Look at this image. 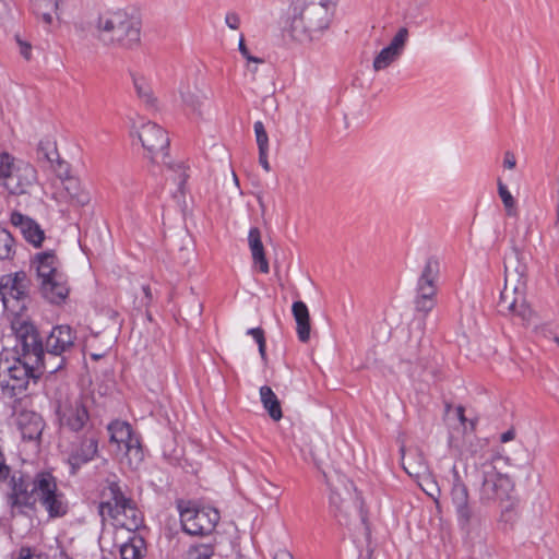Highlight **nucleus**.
I'll list each match as a JSON object with an SVG mask.
<instances>
[{"label":"nucleus","instance_id":"nucleus-8","mask_svg":"<svg viewBox=\"0 0 559 559\" xmlns=\"http://www.w3.org/2000/svg\"><path fill=\"white\" fill-rule=\"evenodd\" d=\"M36 180V169L31 164L0 151V186L10 194L28 193Z\"/></svg>","mask_w":559,"mask_h":559},{"label":"nucleus","instance_id":"nucleus-15","mask_svg":"<svg viewBox=\"0 0 559 559\" xmlns=\"http://www.w3.org/2000/svg\"><path fill=\"white\" fill-rule=\"evenodd\" d=\"M497 307L499 313L518 318L523 324H528L534 318V311L526 301L525 285L504 284Z\"/></svg>","mask_w":559,"mask_h":559},{"label":"nucleus","instance_id":"nucleus-17","mask_svg":"<svg viewBox=\"0 0 559 559\" xmlns=\"http://www.w3.org/2000/svg\"><path fill=\"white\" fill-rule=\"evenodd\" d=\"M514 228L518 230V225ZM518 233L511 236L513 252L504 259V284L525 285L527 284V265L521 257L518 248Z\"/></svg>","mask_w":559,"mask_h":559},{"label":"nucleus","instance_id":"nucleus-3","mask_svg":"<svg viewBox=\"0 0 559 559\" xmlns=\"http://www.w3.org/2000/svg\"><path fill=\"white\" fill-rule=\"evenodd\" d=\"M333 13L320 0H292L286 12L287 31L300 43L314 40L329 28Z\"/></svg>","mask_w":559,"mask_h":559},{"label":"nucleus","instance_id":"nucleus-27","mask_svg":"<svg viewBox=\"0 0 559 559\" xmlns=\"http://www.w3.org/2000/svg\"><path fill=\"white\" fill-rule=\"evenodd\" d=\"M293 316L297 324V335L300 342L307 343L310 340V316L304 301H295L292 307Z\"/></svg>","mask_w":559,"mask_h":559},{"label":"nucleus","instance_id":"nucleus-51","mask_svg":"<svg viewBox=\"0 0 559 559\" xmlns=\"http://www.w3.org/2000/svg\"><path fill=\"white\" fill-rule=\"evenodd\" d=\"M258 345H259V353H260L262 359H265V356H266V354H265V341L258 343Z\"/></svg>","mask_w":559,"mask_h":559},{"label":"nucleus","instance_id":"nucleus-22","mask_svg":"<svg viewBox=\"0 0 559 559\" xmlns=\"http://www.w3.org/2000/svg\"><path fill=\"white\" fill-rule=\"evenodd\" d=\"M11 224L17 228L25 240L35 247H40L45 234L40 226L31 217L20 212H13L10 218Z\"/></svg>","mask_w":559,"mask_h":559},{"label":"nucleus","instance_id":"nucleus-40","mask_svg":"<svg viewBox=\"0 0 559 559\" xmlns=\"http://www.w3.org/2000/svg\"><path fill=\"white\" fill-rule=\"evenodd\" d=\"M239 51L242 55V57L247 59V61L262 63V60L260 58L253 57L249 53V50L245 44L243 35H241L239 38Z\"/></svg>","mask_w":559,"mask_h":559},{"label":"nucleus","instance_id":"nucleus-38","mask_svg":"<svg viewBox=\"0 0 559 559\" xmlns=\"http://www.w3.org/2000/svg\"><path fill=\"white\" fill-rule=\"evenodd\" d=\"M214 554L211 545H198L190 547L187 551L186 559H210Z\"/></svg>","mask_w":559,"mask_h":559},{"label":"nucleus","instance_id":"nucleus-7","mask_svg":"<svg viewBox=\"0 0 559 559\" xmlns=\"http://www.w3.org/2000/svg\"><path fill=\"white\" fill-rule=\"evenodd\" d=\"M330 488V509L334 518L342 525H348L352 516L360 510V500L354 484L343 474L333 472L325 474Z\"/></svg>","mask_w":559,"mask_h":559},{"label":"nucleus","instance_id":"nucleus-54","mask_svg":"<svg viewBox=\"0 0 559 559\" xmlns=\"http://www.w3.org/2000/svg\"><path fill=\"white\" fill-rule=\"evenodd\" d=\"M233 178L237 187H239V181L237 175L233 171Z\"/></svg>","mask_w":559,"mask_h":559},{"label":"nucleus","instance_id":"nucleus-56","mask_svg":"<svg viewBox=\"0 0 559 559\" xmlns=\"http://www.w3.org/2000/svg\"><path fill=\"white\" fill-rule=\"evenodd\" d=\"M554 341H555V342L558 344V346H559V336H555V337H554Z\"/></svg>","mask_w":559,"mask_h":559},{"label":"nucleus","instance_id":"nucleus-19","mask_svg":"<svg viewBox=\"0 0 559 559\" xmlns=\"http://www.w3.org/2000/svg\"><path fill=\"white\" fill-rule=\"evenodd\" d=\"M39 289L43 297L55 305L64 302L70 293L68 278L63 272L40 282Z\"/></svg>","mask_w":559,"mask_h":559},{"label":"nucleus","instance_id":"nucleus-16","mask_svg":"<svg viewBox=\"0 0 559 559\" xmlns=\"http://www.w3.org/2000/svg\"><path fill=\"white\" fill-rule=\"evenodd\" d=\"M108 431L110 442L116 443L118 450L123 451L130 467L138 468L144 454L140 438L133 433L130 424L115 420L108 425Z\"/></svg>","mask_w":559,"mask_h":559},{"label":"nucleus","instance_id":"nucleus-45","mask_svg":"<svg viewBox=\"0 0 559 559\" xmlns=\"http://www.w3.org/2000/svg\"><path fill=\"white\" fill-rule=\"evenodd\" d=\"M248 334L251 335L257 343L265 341L263 330L260 328L249 329Z\"/></svg>","mask_w":559,"mask_h":559},{"label":"nucleus","instance_id":"nucleus-12","mask_svg":"<svg viewBox=\"0 0 559 559\" xmlns=\"http://www.w3.org/2000/svg\"><path fill=\"white\" fill-rule=\"evenodd\" d=\"M483 483L479 489V501L483 504L503 502L509 499L513 490L511 478L499 471L492 463L481 467Z\"/></svg>","mask_w":559,"mask_h":559},{"label":"nucleus","instance_id":"nucleus-52","mask_svg":"<svg viewBox=\"0 0 559 559\" xmlns=\"http://www.w3.org/2000/svg\"><path fill=\"white\" fill-rule=\"evenodd\" d=\"M320 1L323 2L325 5L330 7L332 10L335 9L336 2H337V0H320Z\"/></svg>","mask_w":559,"mask_h":559},{"label":"nucleus","instance_id":"nucleus-33","mask_svg":"<svg viewBox=\"0 0 559 559\" xmlns=\"http://www.w3.org/2000/svg\"><path fill=\"white\" fill-rule=\"evenodd\" d=\"M133 85L140 102L148 109L157 108V98L155 97L151 85L143 78H134Z\"/></svg>","mask_w":559,"mask_h":559},{"label":"nucleus","instance_id":"nucleus-30","mask_svg":"<svg viewBox=\"0 0 559 559\" xmlns=\"http://www.w3.org/2000/svg\"><path fill=\"white\" fill-rule=\"evenodd\" d=\"M20 427L23 439L36 440L41 435L43 421L36 414H24L21 415Z\"/></svg>","mask_w":559,"mask_h":559},{"label":"nucleus","instance_id":"nucleus-23","mask_svg":"<svg viewBox=\"0 0 559 559\" xmlns=\"http://www.w3.org/2000/svg\"><path fill=\"white\" fill-rule=\"evenodd\" d=\"M402 454V465L404 471L414 479L418 477H423L428 474L429 466L425 460L424 453L415 448L405 450V447L402 445L401 449Z\"/></svg>","mask_w":559,"mask_h":559},{"label":"nucleus","instance_id":"nucleus-37","mask_svg":"<svg viewBox=\"0 0 559 559\" xmlns=\"http://www.w3.org/2000/svg\"><path fill=\"white\" fill-rule=\"evenodd\" d=\"M418 486L431 498L436 501L440 497V488L438 487L437 481L433 479L431 472L429 471L427 475L423 477H418L415 479Z\"/></svg>","mask_w":559,"mask_h":559},{"label":"nucleus","instance_id":"nucleus-2","mask_svg":"<svg viewBox=\"0 0 559 559\" xmlns=\"http://www.w3.org/2000/svg\"><path fill=\"white\" fill-rule=\"evenodd\" d=\"M9 488L7 498L12 509H34L40 502L50 518H60L68 512L66 497L49 472H39L34 477L15 472L10 477Z\"/></svg>","mask_w":559,"mask_h":559},{"label":"nucleus","instance_id":"nucleus-36","mask_svg":"<svg viewBox=\"0 0 559 559\" xmlns=\"http://www.w3.org/2000/svg\"><path fill=\"white\" fill-rule=\"evenodd\" d=\"M14 254V239L4 228H0V260L12 258Z\"/></svg>","mask_w":559,"mask_h":559},{"label":"nucleus","instance_id":"nucleus-32","mask_svg":"<svg viewBox=\"0 0 559 559\" xmlns=\"http://www.w3.org/2000/svg\"><path fill=\"white\" fill-rule=\"evenodd\" d=\"M34 13L47 25L53 21L57 14L59 0H31Z\"/></svg>","mask_w":559,"mask_h":559},{"label":"nucleus","instance_id":"nucleus-6","mask_svg":"<svg viewBox=\"0 0 559 559\" xmlns=\"http://www.w3.org/2000/svg\"><path fill=\"white\" fill-rule=\"evenodd\" d=\"M136 136L142 143L143 148L147 153V157L156 164H165L168 166L170 170L177 174V177H174L175 181H178L179 187L181 188L189 175L187 174V168L182 163L171 164L168 162V146L169 139L167 132L155 122H144L142 123L135 131Z\"/></svg>","mask_w":559,"mask_h":559},{"label":"nucleus","instance_id":"nucleus-5","mask_svg":"<svg viewBox=\"0 0 559 559\" xmlns=\"http://www.w3.org/2000/svg\"><path fill=\"white\" fill-rule=\"evenodd\" d=\"M102 497L99 513L104 519L109 518L116 526L130 532H135L143 525L141 511L136 508L134 501L126 496L118 481L107 480Z\"/></svg>","mask_w":559,"mask_h":559},{"label":"nucleus","instance_id":"nucleus-9","mask_svg":"<svg viewBox=\"0 0 559 559\" xmlns=\"http://www.w3.org/2000/svg\"><path fill=\"white\" fill-rule=\"evenodd\" d=\"M180 522L183 531L189 535H207L214 531L221 515L212 507H198L191 501L178 503Z\"/></svg>","mask_w":559,"mask_h":559},{"label":"nucleus","instance_id":"nucleus-57","mask_svg":"<svg viewBox=\"0 0 559 559\" xmlns=\"http://www.w3.org/2000/svg\"><path fill=\"white\" fill-rule=\"evenodd\" d=\"M526 235H527V231L524 234L522 240H525L526 239Z\"/></svg>","mask_w":559,"mask_h":559},{"label":"nucleus","instance_id":"nucleus-28","mask_svg":"<svg viewBox=\"0 0 559 559\" xmlns=\"http://www.w3.org/2000/svg\"><path fill=\"white\" fill-rule=\"evenodd\" d=\"M183 105L193 112L200 114L206 94L197 84H183L179 90Z\"/></svg>","mask_w":559,"mask_h":559},{"label":"nucleus","instance_id":"nucleus-42","mask_svg":"<svg viewBox=\"0 0 559 559\" xmlns=\"http://www.w3.org/2000/svg\"><path fill=\"white\" fill-rule=\"evenodd\" d=\"M16 41L20 47V53L26 59L29 60L32 58V46L27 41L16 37Z\"/></svg>","mask_w":559,"mask_h":559},{"label":"nucleus","instance_id":"nucleus-44","mask_svg":"<svg viewBox=\"0 0 559 559\" xmlns=\"http://www.w3.org/2000/svg\"><path fill=\"white\" fill-rule=\"evenodd\" d=\"M269 150L259 151V163L265 171L271 170V166L267 159Z\"/></svg>","mask_w":559,"mask_h":559},{"label":"nucleus","instance_id":"nucleus-1","mask_svg":"<svg viewBox=\"0 0 559 559\" xmlns=\"http://www.w3.org/2000/svg\"><path fill=\"white\" fill-rule=\"evenodd\" d=\"M15 345L12 353L0 355V386L9 397L20 395L31 380H36L45 368V352L37 329L27 320L12 321Z\"/></svg>","mask_w":559,"mask_h":559},{"label":"nucleus","instance_id":"nucleus-13","mask_svg":"<svg viewBox=\"0 0 559 559\" xmlns=\"http://www.w3.org/2000/svg\"><path fill=\"white\" fill-rule=\"evenodd\" d=\"M440 264L436 258L427 259L416 287L415 309L425 317L435 308L437 297V280Z\"/></svg>","mask_w":559,"mask_h":559},{"label":"nucleus","instance_id":"nucleus-50","mask_svg":"<svg viewBox=\"0 0 559 559\" xmlns=\"http://www.w3.org/2000/svg\"><path fill=\"white\" fill-rule=\"evenodd\" d=\"M143 294L146 298V305H148L152 301V292L150 286L145 285L142 287Z\"/></svg>","mask_w":559,"mask_h":559},{"label":"nucleus","instance_id":"nucleus-34","mask_svg":"<svg viewBox=\"0 0 559 559\" xmlns=\"http://www.w3.org/2000/svg\"><path fill=\"white\" fill-rule=\"evenodd\" d=\"M145 551L144 539L138 535L132 536L120 547V559H142Z\"/></svg>","mask_w":559,"mask_h":559},{"label":"nucleus","instance_id":"nucleus-29","mask_svg":"<svg viewBox=\"0 0 559 559\" xmlns=\"http://www.w3.org/2000/svg\"><path fill=\"white\" fill-rule=\"evenodd\" d=\"M70 201L79 206H85L91 202V193L81 182L73 177L60 178Z\"/></svg>","mask_w":559,"mask_h":559},{"label":"nucleus","instance_id":"nucleus-18","mask_svg":"<svg viewBox=\"0 0 559 559\" xmlns=\"http://www.w3.org/2000/svg\"><path fill=\"white\" fill-rule=\"evenodd\" d=\"M408 39V29L401 27L391 43L380 50V52L373 59V70L381 71L390 67L395 62L403 53L405 45Z\"/></svg>","mask_w":559,"mask_h":559},{"label":"nucleus","instance_id":"nucleus-31","mask_svg":"<svg viewBox=\"0 0 559 559\" xmlns=\"http://www.w3.org/2000/svg\"><path fill=\"white\" fill-rule=\"evenodd\" d=\"M260 399L263 407L265 408L270 417L273 420L278 421L283 417V413L280 400L277 399L273 390L267 385L261 386Z\"/></svg>","mask_w":559,"mask_h":559},{"label":"nucleus","instance_id":"nucleus-20","mask_svg":"<svg viewBox=\"0 0 559 559\" xmlns=\"http://www.w3.org/2000/svg\"><path fill=\"white\" fill-rule=\"evenodd\" d=\"M75 334L69 325L55 326L46 341L48 354L60 356L74 345Z\"/></svg>","mask_w":559,"mask_h":559},{"label":"nucleus","instance_id":"nucleus-46","mask_svg":"<svg viewBox=\"0 0 559 559\" xmlns=\"http://www.w3.org/2000/svg\"><path fill=\"white\" fill-rule=\"evenodd\" d=\"M19 559H44V558L39 555H33L31 552V549H28V548H22L20 551Z\"/></svg>","mask_w":559,"mask_h":559},{"label":"nucleus","instance_id":"nucleus-48","mask_svg":"<svg viewBox=\"0 0 559 559\" xmlns=\"http://www.w3.org/2000/svg\"><path fill=\"white\" fill-rule=\"evenodd\" d=\"M514 438H515V430L513 428H511L500 436V441L506 443V442L513 440Z\"/></svg>","mask_w":559,"mask_h":559},{"label":"nucleus","instance_id":"nucleus-39","mask_svg":"<svg viewBox=\"0 0 559 559\" xmlns=\"http://www.w3.org/2000/svg\"><path fill=\"white\" fill-rule=\"evenodd\" d=\"M253 129L259 151L269 150V136L263 122H254Z\"/></svg>","mask_w":559,"mask_h":559},{"label":"nucleus","instance_id":"nucleus-55","mask_svg":"<svg viewBox=\"0 0 559 559\" xmlns=\"http://www.w3.org/2000/svg\"><path fill=\"white\" fill-rule=\"evenodd\" d=\"M559 224V203L557 204V219H556V225Z\"/></svg>","mask_w":559,"mask_h":559},{"label":"nucleus","instance_id":"nucleus-49","mask_svg":"<svg viewBox=\"0 0 559 559\" xmlns=\"http://www.w3.org/2000/svg\"><path fill=\"white\" fill-rule=\"evenodd\" d=\"M274 559H294L293 555L286 550V549H280L275 556Z\"/></svg>","mask_w":559,"mask_h":559},{"label":"nucleus","instance_id":"nucleus-26","mask_svg":"<svg viewBox=\"0 0 559 559\" xmlns=\"http://www.w3.org/2000/svg\"><path fill=\"white\" fill-rule=\"evenodd\" d=\"M248 245L254 264L259 265V269L262 273H269L270 266L265 258L264 247L261 240V231L258 227H252L249 230Z\"/></svg>","mask_w":559,"mask_h":559},{"label":"nucleus","instance_id":"nucleus-11","mask_svg":"<svg viewBox=\"0 0 559 559\" xmlns=\"http://www.w3.org/2000/svg\"><path fill=\"white\" fill-rule=\"evenodd\" d=\"M0 297L4 311L11 317L12 322L22 318V312L26 309V275L25 273L8 274L0 278Z\"/></svg>","mask_w":559,"mask_h":559},{"label":"nucleus","instance_id":"nucleus-4","mask_svg":"<svg viewBox=\"0 0 559 559\" xmlns=\"http://www.w3.org/2000/svg\"><path fill=\"white\" fill-rule=\"evenodd\" d=\"M94 36L107 47L133 49L140 45L141 23L126 10L100 13L93 24Z\"/></svg>","mask_w":559,"mask_h":559},{"label":"nucleus","instance_id":"nucleus-21","mask_svg":"<svg viewBox=\"0 0 559 559\" xmlns=\"http://www.w3.org/2000/svg\"><path fill=\"white\" fill-rule=\"evenodd\" d=\"M98 453V439L95 436L84 437L69 455L68 462L72 474L84 464L91 462Z\"/></svg>","mask_w":559,"mask_h":559},{"label":"nucleus","instance_id":"nucleus-25","mask_svg":"<svg viewBox=\"0 0 559 559\" xmlns=\"http://www.w3.org/2000/svg\"><path fill=\"white\" fill-rule=\"evenodd\" d=\"M37 154L39 159L49 164L59 178L68 174V166L60 159L56 142L51 139H44L39 142Z\"/></svg>","mask_w":559,"mask_h":559},{"label":"nucleus","instance_id":"nucleus-53","mask_svg":"<svg viewBox=\"0 0 559 559\" xmlns=\"http://www.w3.org/2000/svg\"><path fill=\"white\" fill-rule=\"evenodd\" d=\"M94 360H97L104 356V354H92L91 355Z\"/></svg>","mask_w":559,"mask_h":559},{"label":"nucleus","instance_id":"nucleus-43","mask_svg":"<svg viewBox=\"0 0 559 559\" xmlns=\"http://www.w3.org/2000/svg\"><path fill=\"white\" fill-rule=\"evenodd\" d=\"M503 166L508 169H513L516 166V158L512 152H506L503 157Z\"/></svg>","mask_w":559,"mask_h":559},{"label":"nucleus","instance_id":"nucleus-41","mask_svg":"<svg viewBox=\"0 0 559 559\" xmlns=\"http://www.w3.org/2000/svg\"><path fill=\"white\" fill-rule=\"evenodd\" d=\"M226 25L231 29H238L240 26V16L235 12H228L225 16Z\"/></svg>","mask_w":559,"mask_h":559},{"label":"nucleus","instance_id":"nucleus-24","mask_svg":"<svg viewBox=\"0 0 559 559\" xmlns=\"http://www.w3.org/2000/svg\"><path fill=\"white\" fill-rule=\"evenodd\" d=\"M33 265L36 269L38 283L62 273L60 262L52 250L35 254Z\"/></svg>","mask_w":559,"mask_h":559},{"label":"nucleus","instance_id":"nucleus-14","mask_svg":"<svg viewBox=\"0 0 559 559\" xmlns=\"http://www.w3.org/2000/svg\"><path fill=\"white\" fill-rule=\"evenodd\" d=\"M57 415L61 427L72 431L81 430L90 419L83 399L78 393L60 391L57 399Z\"/></svg>","mask_w":559,"mask_h":559},{"label":"nucleus","instance_id":"nucleus-47","mask_svg":"<svg viewBox=\"0 0 559 559\" xmlns=\"http://www.w3.org/2000/svg\"><path fill=\"white\" fill-rule=\"evenodd\" d=\"M454 413H455V416H456V418L459 419V421H460L463 426H465V424H466L467 419H466L465 414H464V413H465L464 407H463V406H461V405H460V406H457V407H455Z\"/></svg>","mask_w":559,"mask_h":559},{"label":"nucleus","instance_id":"nucleus-35","mask_svg":"<svg viewBox=\"0 0 559 559\" xmlns=\"http://www.w3.org/2000/svg\"><path fill=\"white\" fill-rule=\"evenodd\" d=\"M498 193L501 198V201L504 205L506 212L509 216H516L518 210H516V202L511 194V192L508 190L507 186L502 183L500 180L498 181Z\"/></svg>","mask_w":559,"mask_h":559},{"label":"nucleus","instance_id":"nucleus-10","mask_svg":"<svg viewBox=\"0 0 559 559\" xmlns=\"http://www.w3.org/2000/svg\"><path fill=\"white\" fill-rule=\"evenodd\" d=\"M453 485L450 497L454 507L460 530L467 536L476 534L481 525V519L469 503L467 486L462 481L459 472L453 467Z\"/></svg>","mask_w":559,"mask_h":559}]
</instances>
